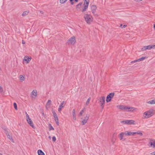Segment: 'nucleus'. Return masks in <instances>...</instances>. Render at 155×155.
Wrapping results in <instances>:
<instances>
[{
	"label": "nucleus",
	"mask_w": 155,
	"mask_h": 155,
	"mask_svg": "<svg viewBox=\"0 0 155 155\" xmlns=\"http://www.w3.org/2000/svg\"><path fill=\"white\" fill-rule=\"evenodd\" d=\"M155 114V111L153 109H150L144 112L142 114V118L143 119H146L149 118Z\"/></svg>",
	"instance_id": "obj_1"
},
{
	"label": "nucleus",
	"mask_w": 155,
	"mask_h": 155,
	"mask_svg": "<svg viewBox=\"0 0 155 155\" xmlns=\"http://www.w3.org/2000/svg\"><path fill=\"white\" fill-rule=\"evenodd\" d=\"M51 101L50 100H48L47 102V104L50 105L51 104Z\"/></svg>",
	"instance_id": "obj_38"
},
{
	"label": "nucleus",
	"mask_w": 155,
	"mask_h": 155,
	"mask_svg": "<svg viewBox=\"0 0 155 155\" xmlns=\"http://www.w3.org/2000/svg\"><path fill=\"white\" fill-rule=\"evenodd\" d=\"M148 146L150 147L155 148V140L153 139H150Z\"/></svg>",
	"instance_id": "obj_6"
},
{
	"label": "nucleus",
	"mask_w": 155,
	"mask_h": 155,
	"mask_svg": "<svg viewBox=\"0 0 155 155\" xmlns=\"http://www.w3.org/2000/svg\"><path fill=\"white\" fill-rule=\"evenodd\" d=\"M76 42L75 37L74 36L70 38L68 41L67 43L72 45L74 44Z\"/></svg>",
	"instance_id": "obj_10"
},
{
	"label": "nucleus",
	"mask_w": 155,
	"mask_h": 155,
	"mask_svg": "<svg viewBox=\"0 0 155 155\" xmlns=\"http://www.w3.org/2000/svg\"><path fill=\"white\" fill-rule=\"evenodd\" d=\"M121 122V123L127 124L131 125L135 124V121L133 120H126L122 121Z\"/></svg>",
	"instance_id": "obj_7"
},
{
	"label": "nucleus",
	"mask_w": 155,
	"mask_h": 155,
	"mask_svg": "<svg viewBox=\"0 0 155 155\" xmlns=\"http://www.w3.org/2000/svg\"><path fill=\"white\" fill-rule=\"evenodd\" d=\"M85 108H83L82 110L80 111L79 113L78 114V116H82L83 113H84V112L85 111Z\"/></svg>",
	"instance_id": "obj_22"
},
{
	"label": "nucleus",
	"mask_w": 155,
	"mask_h": 155,
	"mask_svg": "<svg viewBox=\"0 0 155 155\" xmlns=\"http://www.w3.org/2000/svg\"><path fill=\"white\" fill-rule=\"evenodd\" d=\"M105 98L104 97H100L99 101L101 104V106L103 109L104 107V104L105 103Z\"/></svg>",
	"instance_id": "obj_8"
},
{
	"label": "nucleus",
	"mask_w": 155,
	"mask_h": 155,
	"mask_svg": "<svg viewBox=\"0 0 155 155\" xmlns=\"http://www.w3.org/2000/svg\"><path fill=\"white\" fill-rule=\"evenodd\" d=\"M74 3L75 2H75V1H74Z\"/></svg>",
	"instance_id": "obj_51"
},
{
	"label": "nucleus",
	"mask_w": 155,
	"mask_h": 155,
	"mask_svg": "<svg viewBox=\"0 0 155 155\" xmlns=\"http://www.w3.org/2000/svg\"><path fill=\"white\" fill-rule=\"evenodd\" d=\"M13 105L15 109L16 110H17V107L16 104L15 103H14Z\"/></svg>",
	"instance_id": "obj_34"
},
{
	"label": "nucleus",
	"mask_w": 155,
	"mask_h": 155,
	"mask_svg": "<svg viewBox=\"0 0 155 155\" xmlns=\"http://www.w3.org/2000/svg\"><path fill=\"white\" fill-rule=\"evenodd\" d=\"M67 0H60V2L61 4H63L65 3Z\"/></svg>",
	"instance_id": "obj_35"
},
{
	"label": "nucleus",
	"mask_w": 155,
	"mask_h": 155,
	"mask_svg": "<svg viewBox=\"0 0 155 155\" xmlns=\"http://www.w3.org/2000/svg\"><path fill=\"white\" fill-rule=\"evenodd\" d=\"M27 122L32 128L34 129L35 128V127L34 125L32 120L29 122L28 121V122Z\"/></svg>",
	"instance_id": "obj_21"
},
{
	"label": "nucleus",
	"mask_w": 155,
	"mask_h": 155,
	"mask_svg": "<svg viewBox=\"0 0 155 155\" xmlns=\"http://www.w3.org/2000/svg\"><path fill=\"white\" fill-rule=\"evenodd\" d=\"M153 27L155 29V24L153 25Z\"/></svg>",
	"instance_id": "obj_47"
},
{
	"label": "nucleus",
	"mask_w": 155,
	"mask_h": 155,
	"mask_svg": "<svg viewBox=\"0 0 155 155\" xmlns=\"http://www.w3.org/2000/svg\"><path fill=\"white\" fill-rule=\"evenodd\" d=\"M148 104H155V99L150 101L147 102Z\"/></svg>",
	"instance_id": "obj_24"
},
{
	"label": "nucleus",
	"mask_w": 155,
	"mask_h": 155,
	"mask_svg": "<svg viewBox=\"0 0 155 155\" xmlns=\"http://www.w3.org/2000/svg\"><path fill=\"white\" fill-rule=\"evenodd\" d=\"M70 1L72 5H73L74 4V1H75V2H76L78 1V0H70Z\"/></svg>",
	"instance_id": "obj_32"
},
{
	"label": "nucleus",
	"mask_w": 155,
	"mask_h": 155,
	"mask_svg": "<svg viewBox=\"0 0 155 155\" xmlns=\"http://www.w3.org/2000/svg\"><path fill=\"white\" fill-rule=\"evenodd\" d=\"M145 58V57H142L139 59H138V61H143V60H144Z\"/></svg>",
	"instance_id": "obj_36"
},
{
	"label": "nucleus",
	"mask_w": 155,
	"mask_h": 155,
	"mask_svg": "<svg viewBox=\"0 0 155 155\" xmlns=\"http://www.w3.org/2000/svg\"><path fill=\"white\" fill-rule=\"evenodd\" d=\"M25 114H26V119L27 122L32 120L30 118L29 115L27 114L26 112Z\"/></svg>",
	"instance_id": "obj_23"
},
{
	"label": "nucleus",
	"mask_w": 155,
	"mask_h": 155,
	"mask_svg": "<svg viewBox=\"0 0 155 155\" xmlns=\"http://www.w3.org/2000/svg\"><path fill=\"white\" fill-rule=\"evenodd\" d=\"M19 78L21 82H23L25 81V78L22 75H20L19 77Z\"/></svg>",
	"instance_id": "obj_19"
},
{
	"label": "nucleus",
	"mask_w": 155,
	"mask_h": 155,
	"mask_svg": "<svg viewBox=\"0 0 155 155\" xmlns=\"http://www.w3.org/2000/svg\"><path fill=\"white\" fill-rule=\"evenodd\" d=\"M124 135H125V134L124 132H121L119 134L118 136L119 137V138L120 140H125V139H124L123 138V137Z\"/></svg>",
	"instance_id": "obj_16"
},
{
	"label": "nucleus",
	"mask_w": 155,
	"mask_h": 155,
	"mask_svg": "<svg viewBox=\"0 0 155 155\" xmlns=\"http://www.w3.org/2000/svg\"><path fill=\"white\" fill-rule=\"evenodd\" d=\"M84 17L85 21L88 24H91L93 21V18L90 15L85 14Z\"/></svg>",
	"instance_id": "obj_3"
},
{
	"label": "nucleus",
	"mask_w": 155,
	"mask_h": 155,
	"mask_svg": "<svg viewBox=\"0 0 155 155\" xmlns=\"http://www.w3.org/2000/svg\"><path fill=\"white\" fill-rule=\"evenodd\" d=\"M31 57H29L28 56H25L24 57L23 59L24 62H25V63L27 64H28L31 60Z\"/></svg>",
	"instance_id": "obj_12"
},
{
	"label": "nucleus",
	"mask_w": 155,
	"mask_h": 155,
	"mask_svg": "<svg viewBox=\"0 0 155 155\" xmlns=\"http://www.w3.org/2000/svg\"><path fill=\"white\" fill-rule=\"evenodd\" d=\"M150 49H151V47L150 45L144 46L142 48H141V50L143 51H145L147 50Z\"/></svg>",
	"instance_id": "obj_18"
},
{
	"label": "nucleus",
	"mask_w": 155,
	"mask_h": 155,
	"mask_svg": "<svg viewBox=\"0 0 155 155\" xmlns=\"http://www.w3.org/2000/svg\"><path fill=\"white\" fill-rule=\"evenodd\" d=\"M151 155H155V151L150 153Z\"/></svg>",
	"instance_id": "obj_44"
},
{
	"label": "nucleus",
	"mask_w": 155,
	"mask_h": 155,
	"mask_svg": "<svg viewBox=\"0 0 155 155\" xmlns=\"http://www.w3.org/2000/svg\"><path fill=\"white\" fill-rule=\"evenodd\" d=\"M22 44H25V43L23 41H22Z\"/></svg>",
	"instance_id": "obj_49"
},
{
	"label": "nucleus",
	"mask_w": 155,
	"mask_h": 155,
	"mask_svg": "<svg viewBox=\"0 0 155 155\" xmlns=\"http://www.w3.org/2000/svg\"><path fill=\"white\" fill-rule=\"evenodd\" d=\"M114 95V93L112 92L109 94L107 97L106 101L107 102H109L111 101V99L113 98Z\"/></svg>",
	"instance_id": "obj_5"
},
{
	"label": "nucleus",
	"mask_w": 155,
	"mask_h": 155,
	"mask_svg": "<svg viewBox=\"0 0 155 155\" xmlns=\"http://www.w3.org/2000/svg\"><path fill=\"white\" fill-rule=\"evenodd\" d=\"M52 113L53 114V117L54 118H57V117H58V116L57 115V114H56V113L54 111H52Z\"/></svg>",
	"instance_id": "obj_27"
},
{
	"label": "nucleus",
	"mask_w": 155,
	"mask_h": 155,
	"mask_svg": "<svg viewBox=\"0 0 155 155\" xmlns=\"http://www.w3.org/2000/svg\"><path fill=\"white\" fill-rule=\"evenodd\" d=\"M90 100H91V98H89L87 100V101L86 102V104L87 105H88V104L89 103V102H90Z\"/></svg>",
	"instance_id": "obj_33"
},
{
	"label": "nucleus",
	"mask_w": 155,
	"mask_h": 155,
	"mask_svg": "<svg viewBox=\"0 0 155 155\" xmlns=\"http://www.w3.org/2000/svg\"><path fill=\"white\" fill-rule=\"evenodd\" d=\"M1 155H2V154H0Z\"/></svg>",
	"instance_id": "obj_52"
},
{
	"label": "nucleus",
	"mask_w": 155,
	"mask_h": 155,
	"mask_svg": "<svg viewBox=\"0 0 155 155\" xmlns=\"http://www.w3.org/2000/svg\"><path fill=\"white\" fill-rule=\"evenodd\" d=\"M90 115L89 114H86L85 116L81 118V122L82 124L84 125L87 123L89 118Z\"/></svg>",
	"instance_id": "obj_4"
},
{
	"label": "nucleus",
	"mask_w": 155,
	"mask_h": 155,
	"mask_svg": "<svg viewBox=\"0 0 155 155\" xmlns=\"http://www.w3.org/2000/svg\"><path fill=\"white\" fill-rule=\"evenodd\" d=\"M134 0L136 2H138V1H142V0Z\"/></svg>",
	"instance_id": "obj_46"
},
{
	"label": "nucleus",
	"mask_w": 155,
	"mask_h": 155,
	"mask_svg": "<svg viewBox=\"0 0 155 155\" xmlns=\"http://www.w3.org/2000/svg\"><path fill=\"white\" fill-rule=\"evenodd\" d=\"M66 103V102L64 101L61 103L58 109V110L59 112L61 111L62 109L64 107Z\"/></svg>",
	"instance_id": "obj_11"
},
{
	"label": "nucleus",
	"mask_w": 155,
	"mask_h": 155,
	"mask_svg": "<svg viewBox=\"0 0 155 155\" xmlns=\"http://www.w3.org/2000/svg\"><path fill=\"white\" fill-rule=\"evenodd\" d=\"M151 45V49H155V45Z\"/></svg>",
	"instance_id": "obj_41"
},
{
	"label": "nucleus",
	"mask_w": 155,
	"mask_h": 155,
	"mask_svg": "<svg viewBox=\"0 0 155 155\" xmlns=\"http://www.w3.org/2000/svg\"><path fill=\"white\" fill-rule=\"evenodd\" d=\"M76 119L75 110L74 109L72 110V120L74 121L76 120Z\"/></svg>",
	"instance_id": "obj_14"
},
{
	"label": "nucleus",
	"mask_w": 155,
	"mask_h": 155,
	"mask_svg": "<svg viewBox=\"0 0 155 155\" xmlns=\"http://www.w3.org/2000/svg\"><path fill=\"white\" fill-rule=\"evenodd\" d=\"M81 4L80 3H79L77 5V8H78L79 6H81Z\"/></svg>",
	"instance_id": "obj_45"
},
{
	"label": "nucleus",
	"mask_w": 155,
	"mask_h": 155,
	"mask_svg": "<svg viewBox=\"0 0 155 155\" xmlns=\"http://www.w3.org/2000/svg\"><path fill=\"white\" fill-rule=\"evenodd\" d=\"M91 8L92 13L94 15L95 12V11L97 9V7L96 5H92L91 6Z\"/></svg>",
	"instance_id": "obj_17"
},
{
	"label": "nucleus",
	"mask_w": 155,
	"mask_h": 155,
	"mask_svg": "<svg viewBox=\"0 0 155 155\" xmlns=\"http://www.w3.org/2000/svg\"><path fill=\"white\" fill-rule=\"evenodd\" d=\"M49 129L50 130H54V128L53 127L51 126V125L49 124Z\"/></svg>",
	"instance_id": "obj_31"
},
{
	"label": "nucleus",
	"mask_w": 155,
	"mask_h": 155,
	"mask_svg": "<svg viewBox=\"0 0 155 155\" xmlns=\"http://www.w3.org/2000/svg\"><path fill=\"white\" fill-rule=\"evenodd\" d=\"M117 107L120 109L127 111H133L136 110V108L135 107L124 105H118Z\"/></svg>",
	"instance_id": "obj_2"
},
{
	"label": "nucleus",
	"mask_w": 155,
	"mask_h": 155,
	"mask_svg": "<svg viewBox=\"0 0 155 155\" xmlns=\"http://www.w3.org/2000/svg\"><path fill=\"white\" fill-rule=\"evenodd\" d=\"M84 7L82 8V9L81 11L82 12H85L86 11L87 9V8L88 7V5H84Z\"/></svg>",
	"instance_id": "obj_20"
},
{
	"label": "nucleus",
	"mask_w": 155,
	"mask_h": 155,
	"mask_svg": "<svg viewBox=\"0 0 155 155\" xmlns=\"http://www.w3.org/2000/svg\"><path fill=\"white\" fill-rule=\"evenodd\" d=\"M89 0H84V5H88L89 4Z\"/></svg>",
	"instance_id": "obj_26"
},
{
	"label": "nucleus",
	"mask_w": 155,
	"mask_h": 155,
	"mask_svg": "<svg viewBox=\"0 0 155 155\" xmlns=\"http://www.w3.org/2000/svg\"><path fill=\"white\" fill-rule=\"evenodd\" d=\"M125 135L130 136H133L135 134L134 132H132L130 131H126L124 132Z\"/></svg>",
	"instance_id": "obj_15"
},
{
	"label": "nucleus",
	"mask_w": 155,
	"mask_h": 155,
	"mask_svg": "<svg viewBox=\"0 0 155 155\" xmlns=\"http://www.w3.org/2000/svg\"><path fill=\"white\" fill-rule=\"evenodd\" d=\"M37 96V91L35 89L33 90L31 93V97L33 99H35Z\"/></svg>",
	"instance_id": "obj_9"
},
{
	"label": "nucleus",
	"mask_w": 155,
	"mask_h": 155,
	"mask_svg": "<svg viewBox=\"0 0 155 155\" xmlns=\"http://www.w3.org/2000/svg\"><path fill=\"white\" fill-rule=\"evenodd\" d=\"M4 130L5 131V133L7 135L8 138L12 142L14 143V141L13 140V139L12 136L9 134L7 129H5Z\"/></svg>",
	"instance_id": "obj_13"
},
{
	"label": "nucleus",
	"mask_w": 155,
	"mask_h": 155,
	"mask_svg": "<svg viewBox=\"0 0 155 155\" xmlns=\"http://www.w3.org/2000/svg\"><path fill=\"white\" fill-rule=\"evenodd\" d=\"M29 13V12L27 11H25L23 12L22 14V15L23 16H25L27 15Z\"/></svg>",
	"instance_id": "obj_29"
},
{
	"label": "nucleus",
	"mask_w": 155,
	"mask_h": 155,
	"mask_svg": "<svg viewBox=\"0 0 155 155\" xmlns=\"http://www.w3.org/2000/svg\"><path fill=\"white\" fill-rule=\"evenodd\" d=\"M3 91V89L2 87L0 85V92H2Z\"/></svg>",
	"instance_id": "obj_42"
},
{
	"label": "nucleus",
	"mask_w": 155,
	"mask_h": 155,
	"mask_svg": "<svg viewBox=\"0 0 155 155\" xmlns=\"http://www.w3.org/2000/svg\"><path fill=\"white\" fill-rule=\"evenodd\" d=\"M54 120L56 122V124L58 125H59V121H58V117L54 118Z\"/></svg>",
	"instance_id": "obj_30"
},
{
	"label": "nucleus",
	"mask_w": 155,
	"mask_h": 155,
	"mask_svg": "<svg viewBox=\"0 0 155 155\" xmlns=\"http://www.w3.org/2000/svg\"><path fill=\"white\" fill-rule=\"evenodd\" d=\"M50 139H51V137L50 136H49L48 137Z\"/></svg>",
	"instance_id": "obj_48"
},
{
	"label": "nucleus",
	"mask_w": 155,
	"mask_h": 155,
	"mask_svg": "<svg viewBox=\"0 0 155 155\" xmlns=\"http://www.w3.org/2000/svg\"><path fill=\"white\" fill-rule=\"evenodd\" d=\"M37 153L38 155H45L44 153L41 150H38Z\"/></svg>",
	"instance_id": "obj_25"
},
{
	"label": "nucleus",
	"mask_w": 155,
	"mask_h": 155,
	"mask_svg": "<svg viewBox=\"0 0 155 155\" xmlns=\"http://www.w3.org/2000/svg\"><path fill=\"white\" fill-rule=\"evenodd\" d=\"M138 61H138V59L137 60H135L133 61H132L131 62H134V63H135V62H138Z\"/></svg>",
	"instance_id": "obj_43"
},
{
	"label": "nucleus",
	"mask_w": 155,
	"mask_h": 155,
	"mask_svg": "<svg viewBox=\"0 0 155 155\" xmlns=\"http://www.w3.org/2000/svg\"><path fill=\"white\" fill-rule=\"evenodd\" d=\"M126 26V25H123L122 24H121L120 25V27H121L122 28H125Z\"/></svg>",
	"instance_id": "obj_40"
},
{
	"label": "nucleus",
	"mask_w": 155,
	"mask_h": 155,
	"mask_svg": "<svg viewBox=\"0 0 155 155\" xmlns=\"http://www.w3.org/2000/svg\"><path fill=\"white\" fill-rule=\"evenodd\" d=\"M115 140V139L114 138H112L111 140V142L112 144H114Z\"/></svg>",
	"instance_id": "obj_37"
},
{
	"label": "nucleus",
	"mask_w": 155,
	"mask_h": 155,
	"mask_svg": "<svg viewBox=\"0 0 155 155\" xmlns=\"http://www.w3.org/2000/svg\"><path fill=\"white\" fill-rule=\"evenodd\" d=\"M41 12V13H43V12H41H41Z\"/></svg>",
	"instance_id": "obj_50"
},
{
	"label": "nucleus",
	"mask_w": 155,
	"mask_h": 155,
	"mask_svg": "<svg viewBox=\"0 0 155 155\" xmlns=\"http://www.w3.org/2000/svg\"><path fill=\"white\" fill-rule=\"evenodd\" d=\"M134 133H135V134H137L140 135L141 136H142L143 135V134L141 132V131H138L137 132H134Z\"/></svg>",
	"instance_id": "obj_28"
},
{
	"label": "nucleus",
	"mask_w": 155,
	"mask_h": 155,
	"mask_svg": "<svg viewBox=\"0 0 155 155\" xmlns=\"http://www.w3.org/2000/svg\"><path fill=\"white\" fill-rule=\"evenodd\" d=\"M52 140L53 141L55 142L56 140V137L54 136L52 138Z\"/></svg>",
	"instance_id": "obj_39"
}]
</instances>
